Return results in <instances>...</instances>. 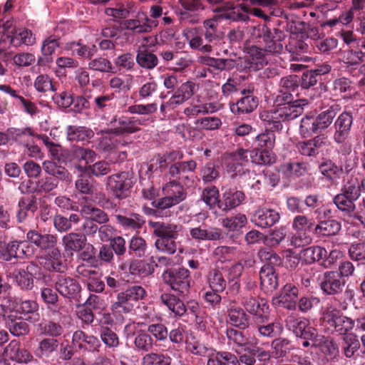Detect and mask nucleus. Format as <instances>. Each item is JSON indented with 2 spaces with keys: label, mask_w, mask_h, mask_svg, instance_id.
<instances>
[{
  "label": "nucleus",
  "mask_w": 365,
  "mask_h": 365,
  "mask_svg": "<svg viewBox=\"0 0 365 365\" xmlns=\"http://www.w3.org/2000/svg\"><path fill=\"white\" fill-rule=\"evenodd\" d=\"M28 240L44 250L38 258L39 264L48 271L63 272L65 264L62 262L60 251L55 247L56 238L52 235L42 232V230H30L27 233Z\"/></svg>",
  "instance_id": "nucleus-1"
},
{
  "label": "nucleus",
  "mask_w": 365,
  "mask_h": 365,
  "mask_svg": "<svg viewBox=\"0 0 365 365\" xmlns=\"http://www.w3.org/2000/svg\"><path fill=\"white\" fill-rule=\"evenodd\" d=\"M165 196L152 202V205L156 210L150 209L149 214L153 215L155 217L168 216V209L179 204L187 197V192L183 186L175 180L167 182L163 187Z\"/></svg>",
  "instance_id": "nucleus-2"
},
{
  "label": "nucleus",
  "mask_w": 365,
  "mask_h": 365,
  "mask_svg": "<svg viewBox=\"0 0 365 365\" xmlns=\"http://www.w3.org/2000/svg\"><path fill=\"white\" fill-rule=\"evenodd\" d=\"M147 296L145 289L139 285L128 287L125 290L119 292L116 301L110 307L113 314L131 313L138 302Z\"/></svg>",
  "instance_id": "nucleus-3"
},
{
  "label": "nucleus",
  "mask_w": 365,
  "mask_h": 365,
  "mask_svg": "<svg viewBox=\"0 0 365 365\" xmlns=\"http://www.w3.org/2000/svg\"><path fill=\"white\" fill-rule=\"evenodd\" d=\"M322 325L331 332H338L340 334H347L354 326V322L344 316L340 310L332 305H328L322 315Z\"/></svg>",
  "instance_id": "nucleus-4"
},
{
  "label": "nucleus",
  "mask_w": 365,
  "mask_h": 365,
  "mask_svg": "<svg viewBox=\"0 0 365 365\" xmlns=\"http://www.w3.org/2000/svg\"><path fill=\"white\" fill-rule=\"evenodd\" d=\"M259 43L264 46L266 53L279 54L284 49V41L286 34L279 28L262 25L258 30Z\"/></svg>",
  "instance_id": "nucleus-5"
},
{
  "label": "nucleus",
  "mask_w": 365,
  "mask_h": 365,
  "mask_svg": "<svg viewBox=\"0 0 365 365\" xmlns=\"http://www.w3.org/2000/svg\"><path fill=\"white\" fill-rule=\"evenodd\" d=\"M134 182L133 173L123 171L108 176L106 185L115 198L124 200L130 195Z\"/></svg>",
  "instance_id": "nucleus-6"
},
{
  "label": "nucleus",
  "mask_w": 365,
  "mask_h": 365,
  "mask_svg": "<svg viewBox=\"0 0 365 365\" xmlns=\"http://www.w3.org/2000/svg\"><path fill=\"white\" fill-rule=\"evenodd\" d=\"M61 156L62 163H73L78 170L85 172V167L95 161L96 153L89 148L73 146L69 150H63Z\"/></svg>",
  "instance_id": "nucleus-7"
},
{
  "label": "nucleus",
  "mask_w": 365,
  "mask_h": 365,
  "mask_svg": "<svg viewBox=\"0 0 365 365\" xmlns=\"http://www.w3.org/2000/svg\"><path fill=\"white\" fill-rule=\"evenodd\" d=\"M122 278L127 282H137L139 279L151 274L154 265L143 260H133L120 265Z\"/></svg>",
  "instance_id": "nucleus-8"
},
{
  "label": "nucleus",
  "mask_w": 365,
  "mask_h": 365,
  "mask_svg": "<svg viewBox=\"0 0 365 365\" xmlns=\"http://www.w3.org/2000/svg\"><path fill=\"white\" fill-rule=\"evenodd\" d=\"M164 282L175 292L184 294L190 286L189 271L184 268L168 269L163 274Z\"/></svg>",
  "instance_id": "nucleus-9"
},
{
  "label": "nucleus",
  "mask_w": 365,
  "mask_h": 365,
  "mask_svg": "<svg viewBox=\"0 0 365 365\" xmlns=\"http://www.w3.org/2000/svg\"><path fill=\"white\" fill-rule=\"evenodd\" d=\"M108 128L102 133L114 135L115 136H125L136 133L131 116L114 115L110 120L106 121Z\"/></svg>",
  "instance_id": "nucleus-10"
},
{
  "label": "nucleus",
  "mask_w": 365,
  "mask_h": 365,
  "mask_svg": "<svg viewBox=\"0 0 365 365\" xmlns=\"http://www.w3.org/2000/svg\"><path fill=\"white\" fill-rule=\"evenodd\" d=\"M62 42L60 36L50 34L46 36L41 46V56L37 59V65L40 67L48 66L53 62V55L61 48Z\"/></svg>",
  "instance_id": "nucleus-11"
},
{
  "label": "nucleus",
  "mask_w": 365,
  "mask_h": 365,
  "mask_svg": "<svg viewBox=\"0 0 365 365\" xmlns=\"http://www.w3.org/2000/svg\"><path fill=\"white\" fill-rule=\"evenodd\" d=\"M226 335L229 344L233 343L237 346V351L255 354L259 351L258 340L255 337H247L242 331L233 328L227 329Z\"/></svg>",
  "instance_id": "nucleus-12"
},
{
  "label": "nucleus",
  "mask_w": 365,
  "mask_h": 365,
  "mask_svg": "<svg viewBox=\"0 0 365 365\" xmlns=\"http://www.w3.org/2000/svg\"><path fill=\"white\" fill-rule=\"evenodd\" d=\"M318 280L321 289L329 295L341 292L346 283L336 271L325 272L319 277Z\"/></svg>",
  "instance_id": "nucleus-13"
},
{
  "label": "nucleus",
  "mask_w": 365,
  "mask_h": 365,
  "mask_svg": "<svg viewBox=\"0 0 365 365\" xmlns=\"http://www.w3.org/2000/svg\"><path fill=\"white\" fill-rule=\"evenodd\" d=\"M222 198L220 201V210L228 211L240 205L245 199L243 191L236 186L226 185L222 187Z\"/></svg>",
  "instance_id": "nucleus-14"
},
{
  "label": "nucleus",
  "mask_w": 365,
  "mask_h": 365,
  "mask_svg": "<svg viewBox=\"0 0 365 365\" xmlns=\"http://www.w3.org/2000/svg\"><path fill=\"white\" fill-rule=\"evenodd\" d=\"M38 267L34 264H29L24 268H17L9 274V278L22 290H30L34 287V276L36 274Z\"/></svg>",
  "instance_id": "nucleus-15"
},
{
  "label": "nucleus",
  "mask_w": 365,
  "mask_h": 365,
  "mask_svg": "<svg viewBox=\"0 0 365 365\" xmlns=\"http://www.w3.org/2000/svg\"><path fill=\"white\" fill-rule=\"evenodd\" d=\"M286 326L292 330L297 337L310 339L317 336V330L309 326L307 319L289 315L286 319Z\"/></svg>",
  "instance_id": "nucleus-16"
},
{
  "label": "nucleus",
  "mask_w": 365,
  "mask_h": 365,
  "mask_svg": "<svg viewBox=\"0 0 365 365\" xmlns=\"http://www.w3.org/2000/svg\"><path fill=\"white\" fill-rule=\"evenodd\" d=\"M353 120L352 113L348 111L342 112L337 117L334 124L335 130L333 138L335 143H342L349 138Z\"/></svg>",
  "instance_id": "nucleus-17"
},
{
  "label": "nucleus",
  "mask_w": 365,
  "mask_h": 365,
  "mask_svg": "<svg viewBox=\"0 0 365 365\" xmlns=\"http://www.w3.org/2000/svg\"><path fill=\"white\" fill-rule=\"evenodd\" d=\"M312 71L308 70L304 72L299 78V85L302 89L307 90L311 98H315L321 96L325 91V85L321 82Z\"/></svg>",
  "instance_id": "nucleus-18"
},
{
  "label": "nucleus",
  "mask_w": 365,
  "mask_h": 365,
  "mask_svg": "<svg viewBox=\"0 0 365 365\" xmlns=\"http://www.w3.org/2000/svg\"><path fill=\"white\" fill-rule=\"evenodd\" d=\"M11 312H15L20 314H31L29 317L32 322H36L39 320L38 304L36 301L31 299H15L9 300Z\"/></svg>",
  "instance_id": "nucleus-19"
},
{
  "label": "nucleus",
  "mask_w": 365,
  "mask_h": 365,
  "mask_svg": "<svg viewBox=\"0 0 365 365\" xmlns=\"http://www.w3.org/2000/svg\"><path fill=\"white\" fill-rule=\"evenodd\" d=\"M5 38L9 44L14 47H19L22 45L33 46L36 43V36L33 32L26 28H13L7 31Z\"/></svg>",
  "instance_id": "nucleus-20"
},
{
  "label": "nucleus",
  "mask_w": 365,
  "mask_h": 365,
  "mask_svg": "<svg viewBox=\"0 0 365 365\" xmlns=\"http://www.w3.org/2000/svg\"><path fill=\"white\" fill-rule=\"evenodd\" d=\"M298 294L299 289L297 287L291 283H287L281 289L280 293L273 298V302L274 304L293 310L296 308Z\"/></svg>",
  "instance_id": "nucleus-21"
},
{
  "label": "nucleus",
  "mask_w": 365,
  "mask_h": 365,
  "mask_svg": "<svg viewBox=\"0 0 365 365\" xmlns=\"http://www.w3.org/2000/svg\"><path fill=\"white\" fill-rule=\"evenodd\" d=\"M202 36L205 42L210 45L211 49L223 42L225 38L224 32L219 28L217 21L213 19H207L203 22Z\"/></svg>",
  "instance_id": "nucleus-22"
},
{
  "label": "nucleus",
  "mask_w": 365,
  "mask_h": 365,
  "mask_svg": "<svg viewBox=\"0 0 365 365\" xmlns=\"http://www.w3.org/2000/svg\"><path fill=\"white\" fill-rule=\"evenodd\" d=\"M158 237L155 245L158 250L173 254L176 250V232L174 230H154Z\"/></svg>",
  "instance_id": "nucleus-23"
},
{
  "label": "nucleus",
  "mask_w": 365,
  "mask_h": 365,
  "mask_svg": "<svg viewBox=\"0 0 365 365\" xmlns=\"http://www.w3.org/2000/svg\"><path fill=\"white\" fill-rule=\"evenodd\" d=\"M259 118L267 130L272 132H281L283 129L282 118L277 108L273 107L270 110H263L259 113Z\"/></svg>",
  "instance_id": "nucleus-24"
},
{
  "label": "nucleus",
  "mask_w": 365,
  "mask_h": 365,
  "mask_svg": "<svg viewBox=\"0 0 365 365\" xmlns=\"http://www.w3.org/2000/svg\"><path fill=\"white\" fill-rule=\"evenodd\" d=\"M259 99L256 96H246L239 98L236 102H230L231 112L238 116L252 113L258 106Z\"/></svg>",
  "instance_id": "nucleus-25"
},
{
  "label": "nucleus",
  "mask_w": 365,
  "mask_h": 365,
  "mask_svg": "<svg viewBox=\"0 0 365 365\" xmlns=\"http://www.w3.org/2000/svg\"><path fill=\"white\" fill-rule=\"evenodd\" d=\"M326 138L323 135H319L314 138L299 141L296 147L298 152L307 157H317L319 154V150L325 145Z\"/></svg>",
  "instance_id": "nucleus-26"
},
{
  "label": "nucleus",
  "mask_w": 365,
  "mask_h": 365,
  "mask_svg": "<svg viewBox=\"0 0 365 365\" xmlns=\"http://www.w3.org/2000/svg\"><path fill=\"white\" fill-rule=\"evenodd\" d=\"M215 11L222 12L221 17L232 21L244 20L245 15L243 12L247 11V8L240 4H234L226 1L214 9Z\"/></svg>",
  "instance_id": "nucleus-27"
},
{
  "label": "nucleus",
  "mask_w": 365,
  "mask_h": 365,
  "mask_svg": "<svg viewBox=\"0 0 365 365\" xmlns=\"http://www.w3.org/2000/svg\"><path fill=\"white\" fill-rule=\"evenodd\" d=\"M280 230H273L269 236L261 233L257 230H251L246 235V240L249 244L262 242L268 246L279 244L283 239V234L279 232Z\"/></svg>",
  "instance_id": "nucleus-28"
},
{
  "label": "nucleus",
  "mask_w": 365,
  "mask_h": 365,
  "mask_svg": "<svg viewBox=\"0 0 365 365\" xmlns=\"http://www.w3.org/2000/svg\"><path fill=\"white\" fill-rule=\"evenodd\" d=\"M56 290L63 297H75L81 290L79 284L73 278L59 275L56 282Z\"/></svg>",
  "instance_id": "nucleus-29"
},
{
  "label": "nucleus",
  "mask_w": 365,
  "mask_h": 365,
  "mask_svg": "<svg viewBox=\"0 0 365 365\" xmlns=\"http://www.w3.org/2000/svg\"><path fill=\"white\" fill-rule=\"evenodd\" d=\"M279 220V213L273 210H258L251 218V221L261 228H269Z\"/></svg>",
  "instance_id": "nucleus-30"
},
{
  "label": "nucleus",
  "mask_w": 365,
  "mask_h": 365,
  "mask_svg": "<svg viewBox=\"0 0 365 365\" xmlns=\"http://www.w3.org/2000/svg\"><path fill=\"white\" fill-rule=\"evenodd\" d=\"M66 139L71 142L88 141L95 135L93 130L87 126L71 125L66 126Z\"/></svg>",
  "instance_id": "nucleus-31"
},
{
  "label": "nucleus",
  "mask_w": 365,
  "mask_h": 365,
  "mask_svg": "<svg viewBox=\"0 0 365 365\" xmlns=\"http://www.w3.org/2000/svg\"><path fill=\"white\" fill-rule=\"evenodd\" d=\"M308 101L306 99H297L294 103H289L277 108L282 118L286 121L294 120L302 114L304 106L307 105Z\"/></svg>",
  "instance_id": "nucleus-32"
},
{
  "label": "nucleus",
  "mask_w": 365,
  "mask_h": 365,
  "mask_svg": "<svg viewBox=\"0 0 365 365\" xmlns=\"http://www.w3.org/2000/svg\"><path fill=\"white\" fill-rule=\"evenodd\" d=\"M43 169L44 172L51 177L57 179V181L70 182L72 180V175L70 172L61 165L51 160H45L43 163Z\"/></svg>",
  "instance_id": "nucleus-33"
},
{
  "label": "nucleus",
  "mask_w": 365,
  "mask_h": 365,
  "mask_svg": "<svg viewBox=\"0 0 365 365\" xmlns=\"http://www.w3.org/2000/svg\"><path fill=\"white\" fill-rule=\"evenodd\" d=\"M8 135L10 141L20 145H28L33 143V138L35 135L34 130L29 127L26 128H8Z\"/></svg>",
  "instance_id": "nucleus-34"
},
{
  "label": "nucleus",
  "mask_w": 365,
  "mask_h": 365,
  "mask_svg": "<svg viewBox=\"0 0 365 365\" xmlns=\"http://www.w3.org/2000/svg\"><path fill=\"white\" fill-rule=\"evenodd\" d=\"M227 309L228 317L232 325L242 329L248 327V316L235 302H231L227 306Z\"/></svg>",
  "instance_id": "nucleus-35"
},
{
  "label": "nucleus",
  "mask_w": 365,
  "mask_h": 365,
  "mask_svg": "<svg viewBox=\"0 0 365 365\" xmlns=\"http://www.w3.org/2000/svg\"><path fill=\"white\" fill-rule=\"evenodd\" d=\"M255 262L254 256L252 255H246L242 258L241 261L233 264L228 269L227 277L230 281H235L234 286L237 288L239 287V284L237 280L242 274L244 267H251Z\"/></svg>",
  "instance_id": "nucleus-36"
},
{
  "label": "nucleus",
  "mask_w": 365,
  "mask_h": 365,
  "mask_svg": "<svg viewBox=\"0 0 365 365\" xmlns=\"http://www.w3.org/2000/svg\"><path fill=\"white\" fill-rule=\"evenodd\" d=\"M259 278L262 287L267 292H272L278 286L274 269L269 264H265L261 268Z\"/></svg>",
  "instance_id": "nucleus-37"
},
{
  "label": "nucleus",
  "mask_w": 365,
  "mask_h": 365,
  "mask_svg": "<svg viewBox=\"0 0 365 365\" xmlns=\"http://www.w3.org/2000/svg\"><path fill=\"white\" fill-rule=\"evenodd\" d=\"M160 302L163 305L167 307L175 316H182L186 312L183 302L173 294H162L160 296Z\"/></svg>",
  "instance_id": "nucleus-38"
},
{
  "label": "nucleus",
  "mask_w": 365,
  "mask_h": 365,
  "mask_svg": "<svg viewBox=\"0 0 365 365\" xmlns=\"http://www.w3.org/2000/svg\"><path fill=\"white\" fill-rule=\"evenodd\" d=\"M275 160L276 156L272 150L258 148L251 150L250 161L256 165H270Z\"/></svg>",
  "instance_id": "nucleus-39"
},
{
  "label": "nucleus",
  "mask_w": 365,
  "mask_h": 365,
  "mask_svg": "<svg viewBox=\"0 0 365 365\" xmlns=\"http://www.w3.org/2000/svg\"><path fill=\"white\" fill-rule=\"evenodd\" d=\"M319 170L327 180L334 182L340 179L341 168L330 159H324L319 165Z\"/></svg>",
  "instance_id": "nucleus-40"
},
{
  "label": "nucleus",
  "mask_w": 365,
  "mask_h": 365,
  "mask_svg": "<svg viewBox=\"0 0 365 365\" xmlns=\"http://www.w3.org/2000/svg\"><path fill=\"white\" fill-rule=\"evenodd\" d=\"M243 303L247 312L258 316L264 322V318L268 313L269 307L263 299L258 300L253 297H247Z\"/></svg>",
  "instance_id": "nucleus-41"
},
{
  "label": "nucleus",
  "mask_w": 365,
  "mask_h": 365,
  "mask_svg": "<svg viewBox=\"0 0 365 365\" xmlns=\"http://www.w3.org/2000/svg\"><path fill=\"white\" fill-rule=\"evenodd\" d=\"M66 48L71 51L73 55L85 59H91L97 52L96 45H86L81 42H71L67 43Z\"/></svg>",
  "instance_id": "nucleus-42"
},
{
  "label": "nucleus",
  "mask_w": 365,
  "mask_h": 365,
  "mask_svg": "<svg viewBox=\"0 0 365 365\" xmlns=\"http://www.w3.org/2000/svg\"><path fill=\"white\" fill-rule=\"evenodd\" d=\"M195 87L196 84L192 81L185 82L177 88L171 98L178 106L182 105L194 95Z\"/></svg>",
  "instance_id": "nucleus-43"
},
{
  "label": "nucleus",
  "mask_w": 365,
  "mask_h": 365,
  "mask_svg": "<svg viewBox=\"0 0 365 365\" xmlns=\"http://www.w3.org/2000/svg\"><path fill=\"white\" fill-rule=\"evenodd\" d=\"M312 345L319 347L322 352L331 356H335L338 354V346L333 339L319 335L312 339Z\"/></svg>",
  "instance_id": "nucleus-44"
},
{
  "label": "nucleus",
  "mask_w": 365,
  "mask_h": 365,
  "mask_svg": "<svg viewBox=\"0 0 365 365\" xmlns=\"http://www.w3.org/2000/svg\"><path fill=\"white\" fill-rule=\"evenodd\" d=\"M197 165L194 160L177 162L170 166L168 173L171 178H178L181 175L194 172Z\"/></svg>",
  "instance_id": "nucleus-45"
},
{
  "label": "nucleus",
  "mask_w": 365,
  "mask_h": 365,
  "mask_svg": "<svg viewBox=\"0 0 365 365\" xmlns=\"http://www.w3.org/2000/svg\"><path fill=\"white\" fill-rule=\"evenodd\" d=\"M112 220L117 222L120 226L130 228H141L145 223L144 217L137 213H132L129 217L117 215Z\"/></svg>",
  "instance_id": "nucleus-46"
},
{
  "label": "nucleus",
  "mask_w": 365,
  "mask_h": 365,
  "mask_svg": "<svg viewBox=\"0 0 365 365\" xmlns=\"http://www.w3.org/2000/svg\"><path fill=\"white\" fill-rule=\"evenodd\" d=\"M135 60L140 67L148 70L153 69L158 64L157 56L147 49L139 50Z\"/></svg>",
  "instance_id": "nucleus-47"
},
{
  "label": "nucleus",
  "mask_w": 365,
  "mask_h": 365,
  "mask_svg": "<svg viewBox=\"0 0 365 365\" xmlns=\"http://www.w3.org/2000/svg\"><path fill=\"white\" fill-rule=\"evenodd\" d=\"M266 317L264 318V319ZM262 322V319H261V322H257V329L259 336L264 337H275L279 335L283 331V327L281 323L278 322H273L268 323L267 324H264Z\"/></svg>",
  "instance_id": "nucleus-48"
},
{
  "label": "nucleus",
  "mask_w": 365,
  "mask_h": 365,
  "mask_svg": "<svg viewBox=\"0 0 365 365\" xmlns=\"http://www.w3.org/2000/svg\"><path fill=\"white\" fill-rule=\"evenodd\" d=\"M237 357L230 352L210 353L208 356L207 365H236Z\"/></svg>",
  "instance_id": "nucleus-49"
},
{
  "label": "nucleus",
  "mask_w": 365,
  "mask_h": 365,
  "mask_svg": "<svg viewBox=\"0 0 365 365\" xmlns=\"http://www.w3.org/2000/svg\"><path fill=\"white\" fill-rule=\"evenodd\" d=\"M327 251L319 246L309 247L301 252L302 259L307 263L311 264L316 261L323 260L327 257Z\"/></svg>",
  "instance_id": "nucleus-50"
},
{
  "label": "nucleus",
  "mask_w": 365,
  "mask_h": 365,
  "mask_svg": "<svg viewBox=\"0 0 365 365\" xmlns=\"http://www.w3.org/2000/svg\"><path fill=\"white\" fill-rule=\"evenodd\" d=\"M321 132L314 115H306L301 120L299 133L302 138H308Z\"/></svg>",
  "instance_id": "nucleus-51"
},
{
  "label": "nucleus",
  "mask_w": 365,
  "mask_h": 365,
  "mask_svg": "<svg viewBox=\"0 0 365 365\" xmlns=\"http://www.w3.org/2000/svg\"><path fill=\"white\" fill-rule=\"evenodd\" d=\"M6 327L11 334L16 336L26 335L29 333V325L21 319H14V316H8Z\"/></svg>",
  "instance_id": "nucleus-52"
},
{
  "label": "nucleus",
  "mask_w": 365,
  "mask_h": 365,
  "mask_svg": "<svg viewBox=\"0 0 365 365\" xmlns=\"http://www.w3.org/2000/svg\"><path fill=\"white\" fill-rule=\"evenodd\" d=\"M88 68L101 73H115L116 72L112 63L108 58L101 56L90 59Z\"/></svg>",
  "instance_id": "nucleus-53"
},
{
  "label": "nucleus",
  "mask_w": 365,
  "mask_h": 365,
  "mask_svg": "<svg viewBox=\"0 0 365 365\" xmlns=\"http://www.w3.org/2000/svg\"><path fill=\"white\" fill-rule=\"evenodd\" d=\"M334 89L342 94L344 98H351L356 94L351 81L345 77L337 78L334 81Z\"/></svg>",
  "instance_id": "nucleus-54"
},
{
  "label": "nucleus",
  "mask_w": 365,
  "mask_h": 365,
  "mask_svg": "<svg viewBox=\"0 0 365 365\" xmlns=\"http://www.w3.org/2000/svg\"><path fill=\"white\" fill-rule=\"evenodd\" d=\"M21 244H23V242L13 241L9 242L5 248L0 246V252H1L3 259L9 261L12 258L21 257L24 254L23 247H21Z\"/></svg>",
  "instance_id": "nucleus-55"
},
{
  "label": "nucleus",
  "mask_w": 365,
  "mask_h": 365,
  "mask_svg": "<svg viewBox=\"0 0 365 365\" xmlns=\"http://www.w3.org/2000/svg\"><path fill=\"white\" fill-rule=\"evenodd\" d=\"M86 237L77 233H70L63 238V244L67 250L78 252L86 245Z\"/></svg>",
  "instance_id": "nucleus-56"
},
{
  "label": "nucleus",
  "mask_w": 365,
  "mask_h": 365,
  "mask_svg": "<svg viewBox=\"0 0 365 365\" xmlns=\"http://www.w3.org/2000/svg\"><path fill=\"white\" fill-rule=\"evenodd\" d=\"M200 174L204 183L212 182L220 178V173L213 161H209L202 165Z\"/></svg>",
  "instance_id": "nucleus-57"
},
{
  "label": "nucleus",
  "mask_w": 365,
  "mask_h": 365,
  "mask_svg": "<svg viewBox=\"0 0 365 365\" xmlns=\"http://www.w3.org/2000/svg\"><path fill=\"white\" fill-rule=\"evenodd\" d=\"M336 115V106H330L327 110L322 111L317 116H314L320 131L327 128L331 124Z\"/></svg>",
  "instance_id": "nucleus-58"
},
{
  "label": "nucleus",
  "mask_w": 365,
  "mask_h": 365,
  "mask_svg": "<svg viewBox=\"0 0 365 365\" xmlns=\"http://www.w3.org/2000/svg\"><path fill=\"white\" fill-rule=\"evenodd\" d=\"M58 346V341L53 338H46L41 340L36 350V354L39 357H48L53 351H55Z\"/></svg>",
  "instance_id": "nucleus-59"
},
{
  "label": "nucleus",
  "mask_w": 365,
  "mask_h": 365,
  "mask_svg": "<svg viewBox=\"0 0 365 365\" xmlns=\"http://www.w3.org/2000/svg\"><path fill=\"white\" fill-rule=\"evenodd\" d=\"M343 341L344 345L342 349L344 356L346 358L352 357L360 346L357 336L352 333L345 334L343 338Z\"/></svg>",
  "instance_id": "nucleus-60"
},
{
  "label": "nucleus",
  "mask_w": 365,
  "mask_h": 365,
  "mask_svg": "<svg viewBox=\"0 0 365 365\" xmlns=\"http://www.w3.org/2000/svg\"><path fill=\"white\" fill-rule=\"evenodd\" d=\"M225 168L227 173L232 178L250 174V170L247 168L246 165L239 162L237 159L231 158L227 160L225 163Z\"/></svg>",
  "instance_id": "nucleus-61"
},
{
  "label": "nucleus",
  "mask_w": 365,
  "mask_h": 365,
  "mask_svg": "<svg viewBox=\"0 0 365 365\" xmlns=\"http://www.w3.org/2000/svg\"><path fill=\"white\" fill-rule=\"evenodd\" d=\"M202 200L210 207L220 209L219 190L215 186L205 187L202 193Z\"/></svg>",
  "instance_id": "nucleus-62"
},
{
  "label": "nucleus",
  "mask_w": 365,
  "mask_h": 365,
  "mask_svg": "<svg viewBox=\"0 0 365 365\" xmlns=\"http://www.w3.org/2000/svg\"><path fill=\"white\" fill-rule=\"evenodd\" d=\"M275 138L274 133L266 129L264 132L257 135L255 138L257 148L272 150L274 146Z\"/></svg>",
  "instance_id": "nucleus-63"
},
{
  "label": "nucleus",
  "mask_w": 365,
  "mask_h": 365,
  "mask_svg": "<svg viewBox=\"0 0 365 365\" xmlns=\"http://www.w3.org/2000/svg\"><path fill=\"white\" fill-rule=\"evenodd\" d=\"M113 63L120 71H133L135 67L134 56L130 53H123L113 60Z\"/></svg>",
  "instance_id": "nucleus-64"
}]
</instances>
